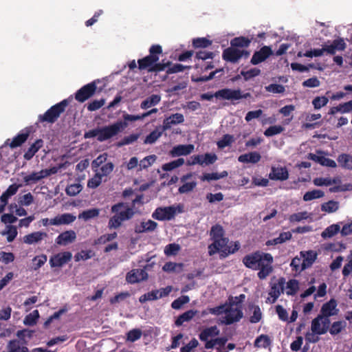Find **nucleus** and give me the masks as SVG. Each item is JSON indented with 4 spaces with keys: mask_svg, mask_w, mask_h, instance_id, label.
Instances as JSON below:
<instances>
[{
    "mask_svg": "<svg viewBox=\"0 0 352 352\" xmlns=\"http://www.w3.org/2000/svg\"><path fill=\"white\" fill-rule=\"evenodd\" d=\"M209 234L212 241L208 247L210 256L219 253L221 258H226L230 254H234L240 248L238 241L230 242L228 237L226 236L225 230L219 223L211 227Z\"/></svg>",
    "mask_w": 352,
    "mask_h": 352,
    "instance_id": "1",
    "label": "nucleus"
},
{
    "mask_svg": "<svg viewBox=\"0 0 352 352\" xmlns=\"http://www.w3.org/2000/svg\"><path fill=\"white\" fill-rule=\"evenodd\" d=\"M243 265L252 270H258L257 276L260 280L265 279L273 272L274 258L270 253L256 251L243 258Z\"/></svg>",
    "mask_w": 352,
    "mask_h": 352,
    "instance_id": "2",
    "label": "nucleus"
},
{
    "mask_svg": "<svg viewBox=\"0 0 352 352\" xmlns=\"http://www.w3.org/2000/svg\"><path fill=\"white\" fill-rule=\"evenodd\" d=\"M111 212L114 214L109 220L108 228L109 229L119 228L124 221L131 219L135 214L133 208L130 207L127 203L122 201L113 205Z\"/></svg>",
    "mask_w": 352,
    "mask_h": 352,
    "instance_id": "3",
    "label": "nucleus"
},
{
    "mask_svg": "<svg viewBox=\"0 0 352 352\" xmlns=\"http://www.w3.org/2000/svg\"><path fill=\"white\" fill-rule=\"evenodd\" d=\"M330 300L322 307L319 314L311 322V331L315 334H324L327 332L330 326Z\"/></svg>",
    "mask_w": 352,
    "mask_h": 352,
    "instance_id": "4",
    "label": "nucleus"
},
{
    "mask_svg": "<svg viewBox=\"0 0 352 352\" xmlns=\"http://www.w3.org/2000/svg\"><path fill=\"white\" fill-rule=\"evenodd\" d=\"M68 105L67 100L65 99L61 102L52 106L43 115H39L38 121L39 122L54 123L63 113Z\"/></svg>",
    "mask_w": 352,
    "mask_h": 352,
    "instance_id": "5",
    "label": "nucleus"
},
{
    "mask_svg": "<svg viewBox=\"0 0 352 352\" xmlns=\"http://www.w3.org/2000/svg\"><path fill=\"white\" fill-rule=\"evenodd\" d=\"M162 54V48L160 45H153L149 49V54L142 58L138 59V69H146L148 72L155 62L159 60V55Z\"/></svg>",
    "mask_w": 352,
    "mask_h": 352,
    "instance_id": "6",
    "label": "nucleus"
},
{
    "mask_svg": "<svg viewBox=\"0 0 352 352\" xmlns=\"http://www.w3.org/2000/svg\"><path fill=\"white\" fill-rule=\"evenodd\" d=\"M183 206L158 207L152 214V217L158 221H170L175 218L177 213L183 212Z\"/></svg>",
    "mask_w": 352,
    "mask_h": 352,
    "instance_id": "7",
    "label": "nucleus"
},
{
    "mask_svg": "<svg viewBox=\"0 0 352 352\" xmlns=\"http://www.w3.org/2000/svg\"><path fill=\"white\" fill-rule=\"evenodd\" d=\"M126 123L118 121L113 124L99 128L98 140L104 142L118 135L125 126Z\"/></svg>",
    "mask_w": 352,
    "mask_h": 352,
    "instance_id": "8",
    "label": "nucleus"
},
{
    "mask_svg": "<svg viewBox=\"0 0 352 352\" xmlns=\"http://www.w3.org/2000/svg\"><path fill=\"white\" fill-rule=\"evenodd\" d=\"M96 89V81L88 83L76 92L75 99L79 102H84L95 94Z\"/></svg>",
    "mask_w": 352,
    "mask_h": 352,
    "instance_id": "9",
    "label": "nucleus"
},
{
    "mask_svg": "<svg viewBox=\"0 0 352 352\" xmlns=\"http://www.w3.org/2000/svg\"><path fill=\"white\" fill-rule=\"evenodd\" d=\"M225 314L226 316L221 322L226 325H230L240 321L243 316L241 307L233 308L232 306L228 305L226 307Z\"/></svg>",
    "mask_w": 352,
    "mask_h": 352,
    "instance_id": "10",
    "label": "nucleus"
},
{
    "mask_svg": "<svg viewBox=\"0 0 352 352\" xmlns=\"http://www.w3.org/2000/svg\"><path fill=\"white\" fill-rule=\"evenodd\" d=\"M217 160L214 153H207L204 155H195L190 157V160H187L188 166L199 164L200 166L210 165L214 164Z\"/></svg>",
    "mask_w": 352,
    "mask_h": 352,
    "instance_id": "11",
    "label": "nucleus"
},
{
    "mask_svg": "<svg viewBox=\"0 0 352 352\" xmlns=\"http://www.w3.org/2000/svg\"><path fill=\"white\" fill-rule=\"evenodd\" d=\"M248 57L249 52L245 50H240L234 47H230L225 49L222 54V58L224 60L230 63H236L243 56Z\"/></svg>",
    "mask_w": 352,
    "mask_h": 352,
    "instance_id": "12",
    "label": "nucleus"
},
{
    "mask_svg": "<svg viewBox=\"0 0 352 352\" xmlns=\"http://www.w3.org/2000/svg\"><path fill=\"white\" fill-rule=\"evenodd\" d=\"M56 173L55 168L50 169H43L38 172H32L31 174L23 177V181L26 184H35L42 179L46 178Z\"/></svg>",
    "mask_w": 352,
    "mask_h": 352,
    "instance_id": "13",
    "label": "nucleus"
},
{
    "mask_svg": "<svg viewBox=\"0 0 352 352\" xmlns=\"http://www.w3.org/2000/svg\"><path fill=\"white\" fill-rule=\"evenodd\" d=\"M72 258V254L70 252H63L52 256L49 263L52 268L61 267L68 263Z\"/></svg>",
    "mask_w": 352,
    "mask_h": 352,
    "instance_id": "14",
    "label": "nucleus"
},
{
    "mask_svg": "<svg viewBox=\"0 0 352 352\" xmlns=\"http://www.w3.org/2000/svg\"><path fill=\"white\" fill-rule=\"evenodd\" d=\"M285 284V278L283 277H280L276 282L271 283L269 295L272 298V303L275 302L280 294L283 293Z\"/></svg>",
    "mask_w": 352,
    "mask_h": 352,
    "instance_id": "15",
    "label": "nucleus"
},
{
    "mask_svg": "<svg viewBox=\"0 0 352 352\" xmlns=\"http://www.w3.org/2000/svg\"><path fill=\"white\" fill-rule=\"evenodd\" d=\"M148 278V274L144 269H133L126 275V280L130 284H134Z\"/></svg>",
    "mask_w": 352,
    "mask_h": 352,
    "instance_id": "16",
    "label": "nucleus"
},
{
    "mask_svg": "<svg viewBox=\"0 0 352 352\" xmlns=\"http://www.w3.org/2000/svg\"><path fill=\"white\" fill-rule=\"evenodd\" d=\"M272 54V50L269 46H263L258 51L254 53L250 63L254 65H258L265 61Z\"/></svg>",
    "mask_w": 352,
    "mask_h": 352,
    "instance_id": "17",
    "label": "nucleus"
},
{
    "mask_svg": "<svg viewBox=\"0 0 352 352\" xmlns=\"http://www.w3.org/2000/svg\"><path fill=\"white\" fill-rule=\"evenodd\" d=\"M30 129L25 128L21 131V132L17 134V135L14 137L10 143H8L10 139H8L6 142V144H8L11 148L19 147L26 142L28 137L30 136Z\"/></svg>",
    "mask_w": 352,
    "mask_h": 352,
    "instance_id": "18",
    "label": "nucleus"
},
{
    "mask_svg": "<svg viewBox=\"0 0 352 352\" xmlns=\"http://www.w3.org/2000/svg\"><path fill=\"white\" fill-rule=\"evenodd\" d=\"M195 149L193 144H178L170 150L168 154L172 157H179L182 155H190Z\"/></svg>",
    "mask_w": 352,
    "mask_h": 352,
    "instance_id": "19",
    "label": "nucleus"
},
{
    "mask_svg": "<svg viewBox=\"0 0 352 352\" xmlns=\"http://www.w3.org/2000/svg\"><path fill=\"white\" fill-rule=\"evenodd\" d=\"M194 173H188L181 177V182L184 183L183 185L179 187L178 192L180 194L188 193L192 191L197 186V184L195 181L187 182L194 175Z\"/></svg>",
    "mask_w": 352,
    "mask_h": 352,
    "instance_id": "20",
    "label": "nucleus"
},
{
    "mask_svg": "<svg viewBox=\"0 0 352 352\" xmlns=\"http://www.w3.org/2000/svg\"><path fill=\"white\" fill-rule=\"evenodd\" d=\"M269 178L274 181H285L289 178V172L285 166H272Z\"/></svg>",
    "mask_w": 352,
    "mask_h": 352,
    "instance_id": "21",
    "label": "nucleus"
},
{
    "mask_svg": "<svg viewBox=\"0 0 352 352\" xmlns=\"http://www.w3.org/2000/svg\"><path fill=\"white\" fill-rule=\"evenodd\" d=\"M221 96H223V97L226 98L228 100H238L242 98L246 99L252 97L251 94L249 92L242 94L240 89H232L229 88L221 93Z\"/></svg>",
    "mask_w": 352,
    "mask_h": 352,
    "instance_id": "22",
    "label": "nucleus"
},
{
    "mask_svg": "<svg viewBox=\"0 0 352 352\" xmlns=\"http://www.w3.org/2000/svg\"><path fill=\"white\" fill-rule=\"evenodd\" d=\"M184 122V117L183 114L180 113L171 114L164 120L162 126L163 131H167L171 128L172 125L182 124Z\"/></svg>",
    "mask_w": 352,
    "mask_h": 352,
    "instance_id": "23",
    "label": "nucleus"
},
{
    "mask_svg": "<svg viewBox=\"0 0 352 352\" xmlns=\"http://www.w3.org/2000/svg\"><path fill=\"white\" fill-rule=\"evenodd\" d=\"M28 342H23L16 339L11 340L8 342L6 349L8 352H30L27 346Z\"/></svg>",
    "mask_w": 352,
    "mask_h": 352,
    "instance_id": "24",
    "label": "nucleus"
},
{
    "mask_svg": "<svg viewBox=\"0 0 352 352\" xmlns=\"http://www.w3.org/2000/svg\"><path fill=\"white\" fill-rule=\"evenodd\" d=\"M76 238V234L74 230H67L60 233L55 241L59 245H67L74 242Z\"/></svg>",
    "mask_w": 352,
    "mask_h": 352,
    "instance_id": "25",
    "label": "nucleus"
},
{
    "mask_svg": "<svg viewBox=\"0 0 352 352\" xmlns=\"http://www.w3.org/2000/svg\"><path fill=\"white\" fill-rule=\"evenodd\" d=\"M300 254L302 260V269H307L310 267L317 258V254L314 250L301 251Z\"/></svg>",
    "mask_w": 352,
    "mask_h": 352,
    "instance_id": "26",
    "label": "nucleus"
},
{
    "mask_svg": "<svg viewBox=\"0 0 352 352\" xmlns=\"http://www.w3.org/2000/svg\"><path fill=\"white\" fill-rule=\"evenodd\" d=\"M47 236V234L45 232H34L28 234L23 237V242L26 244H34L40 242L41 240Z\"/></svg>",
    "mask_w": 352,
    "mask_h": 352,
    "instance_id": "27",
    "label": "nucleus"
},
{
    "mask_svg": "<svg viewBox=\"0 0 352 352\" xmlns=\"http://www.w3.org/2000/svg\"><path fill=\"white\" fill-rule=\"evenodd\" d=\"M76 217L69 213H65L58 215L51 219V223L53 226L66 225L74 221Z\"/></svg>",
    "mask_w": 352,
    "mask_h": 352,
    "instance_id": "28",
    "label": "nucleus"
},
{
    "mask_svg": "<svg viewBox=\"0 0 352 352\" xmlns=\"http://www.w3.org/2000/svg\"><path fill=\"white\" fill-rule=\"evenodd\" d=\"M43 140L41 139L36 140L28 148L26 152L23 155V157L25 160H30L34 155L43 146Z\"/></svg>",
    "mask_w": 352,
    "mask_h": 352,
    "instance_id": "29",
    "label": "nucleus"
},
{
    "mask_svg": "<svg viewBox=\"0 0 352 352\" xmlns=\"http://www.w3.org/2000/svg\"><path fill=\"white\" fill-rule=\"evenodd\" d=\"M157 226V223L152 220H148L147 221L142 222L140 225H136L135 227V232L138 234L153 232Z\"/></svg>",
    "mask_w": 352,
    "mask_h": 352,
    "instance_id": "30",
    "label": "nucleus"
},
{
    "mask_svg": "<svg viewBox=\"0 0 352 352\" xmlns=\"http://www.w3.org/2000/svg\"><path fill=\"white\" fill-rule=\"evenodd\" d=\"M261 156L258 152H250L241 155L238 157V161L241 163H258L261 160Z\"/></svg>",
    "mask_w": 352,
    "mask_h": 352,
    "instance_id": "31",
    "label": "nucleus"
},
{
    "mask_svg": "<svg viewBox=\"0 0 352 352\" xmlns=\"http://www.w3.org/2000/svg\"><path fill=\"white\" fill-rule=\"evenodd\" d=\"M198 311L197 310H188L179 315L175 322L176 326L179 327L185 322H189L193 318Z\"/></svg>",
    "mask_w": 352,
    "mask_h": 352,
    "instance_id": "32",
    "label": "nucleus"
},
{
    "mask_svg": "<svg viewBox=\"0 0 352 352\" xmlns=\"http://www.w3.org/2000/svg\"><path fill=\"white\" fill-rule=\"evenodd\" d=\"M161 100V97L157 94H153L146 98L140 104V108L142 109H148L153 106L157 105Z\"/></svg>",
    "mask_w": 352,
    "mask_h": 352,
    "instance_id": "33",
    "label": "nucleus"
},
{
    "mask_svg": "<svg viewBox=\"0 0 352 352\" xmlns=\"http://www.w3.org/2000/svg\"><path fill=\"white\" fill-rule=\"evenodd\" d=\"M219 334V330L217 326H212L204 329L199 335V338L201 341H207L209 337L216 336Z\"/></svg>",
    "mask_w": 352,
    "mask_h": 352,
    "instance_id": "34",
    "label": "nucleus"
},
{
    "mask_svg": "<svg viewBox=\"0 0 352 352\" xmlns=\"http://www.w3.org/2000/svg\"><path fill=\"white\" fill-rule=\"evenodd\" d=\"M292 233L290 232H281L279 236L272 240H269L266 242L267 245H274L277 244L283 243L287 241L292 239Z\"/></svg>",
    "mask_w": 352,
    "mask_h": 352,
    "instance_id": "35",
    "label": "nucleus"
},
{
    "mask_svg": "<svg viewBox=\"0 0 352 352\" xmlns=\"http://www.w3.org/2000/svg\"><path fill=\"white\" fill-rule=\"evenodd\" d=\"M228 175V173L226 170H223L220 173H204L201 177L200 179L202 182L205 181H212V180H218L224 177H226Z\"/></svg>",
    "mask_w": 352,
    "mask_h": 352,
    "instance_id": "36",
    "label": "nucleus"
},
{
    "mask_svg": "<svg viewBox=\"0 0 352 352\" xmlns=\"http://www.w3.org/2000/svg\"><path fill=\"white\" fill-rule=\"evenodd\" d=\"M352 111V100L341 103L336 107H331V115H333L338 112L341 113H349Z\"/></svg>",
    "mask_w": 352,
    "mask_h": 352,
    "instance_id": "37",
    "label": "nucleus"
},
{
    "mask_svg": "<svg viewBox=\"0 0 352 352\" xmlns=\"http://www.w3.org/2000/svg\"><path fill=\"white\" fill-rule=\"evenodd\" d=\"M212 41L206 37H198L192 39V45L195 49L206 48L211 45Z\"/></svg>",
    "mask_w": 352,
    "mask_h": 352,
    "instance_id": "38",
    "label": "nucleus"
},
{
    "mask_svg": "<svg viewBox=\"0 0 352 352\" xmlns=\"http://www.w3.org/2000/svg\"><path fill=\"white\" fill-rule=\"evenodd\" d=\"M271 340L267 335L262 334L258 336L254 341V346L266 349L271 345Z\"/></svg>",
    "mask_w": 352,
    "mask_h": 352,
    "instance_id": "39",
    "label": "nucleus"
},
{
    "mask_svg": "<svg viewBox=\"0 0 352 352\" xmlns=\"http://www.w3.org/2000/svg\"><path fill=\"white\" fill-rule=\"evenodd\" d=\"M251 43V40L244 36L235 37L230 41V45L234 47H248Z\"/></svg>",
    "mask_w": 352,
    "mask_h": 352,
    "instance_id": "40",
    "label": "nucleus"
},
{
    "mask_svg": "<svg viewBox=\"0 0 352 352\" xmlns=\"http://www.w3.org/2000/svg\"><path fill=\"white\" fill-rule=\"evenodd\" d=\"M308 158L322 166H330V159L323 156L321 152H318V154L309 153Z\"/></svg>",
    "mask_w": 352,
    "mask_h": 352,
    "instance_id": "41",
    "label": "nucleus"
},
{
    "mask_svg": "<svg viewBox=\"0 0 352 352\" xmlns=\"http://www.w3.org/2000/svg\"><path fill=\"white\" fill-rule=\"evenodd\" d=\"M184 163L185 161L183 158H178L168 163L164 164L162 166V168L164 171H171L182 166Z\"/></svg>",
    "mask_w": 352,
    "mask_h": 352,
    "instance_id": "42",
    "label": "nucleus"
},
{
    "mask_svg": "<svg viewBox=\"0 0 352 352\" xmlns=\"http://www.w3.org/2000/svg\"><path fill=\"white\" fill-rule=\"evenodd\" d=\"M338 162L342 167L352 169V156L348 154H341L338 158Z\"/></svg>",
    "mask_w": 352,
    "mask_h": 352,
    "instance_id": "43",
    "label": "nucleus"
},
{
    "mask_svg": "<svg viewBox=\"0 0 352 352\" xmlns=\"http://www.w3.org/2000/svg\"><path fill=\"white\" fill-rule=\"evenodd\" d=\"M299 289V283L296 279H291L287 283L286 294L288 296H294Z\"/></svg>",
    "mask_w": 352,
    "mask_h": 352,
    "instance_id": "44",
    "label": "nucleus"
},
{
    "mask_svg": "<svg viewBox=\"0 0 352 352\" xmlns=\"http://www.w3.org/2000/svg\"><path fill=\"white\" fill-rule=\"evenodd\" d=\"M346 43L342 38L333 40L331 42V55H333L336 51H342L346 48Z\"/></svg>",
    "mask_w": 352,
    "mask_h": 352,
    "instance_id": "45",
    "label": "nucleus"
},
{
    "mask_svg": "<svg viewBox=\"0 0 352 352\" xmlns=\"http://www.w3.org/2000/svg\"><path fill=\"white\" fill-rule=\"evenodd\" d=\"M234 142V136L230 134H225L222 138L219 140L217 145L219 148H224L226 146H230Z\"/></svg>",
    "mask_w": 352,
    "mask_h": 352,
    "instance_id": "46",
    "label": "nucleus"
},
{
    "mask_svg": "<svg viewBox=\"0 0 352 352\" xmlns=\"http://www.w3.org/2000/svg\"><path fill=\"white\" fill-rule=\"evenodd\" d=\"M290 266L292 267V271L295 272L296 274H300L301 272L305 270V269L302 268V260L301 256L298 257L296 256L294 257L290 263Z\"/></svg>",
    "mask_w": 352,
    "mask_h": 352,
    "instance_id": "47",
    "label": "nucleus"
},
{
    "mask_svg": "<svg viewBox=\"0 0 352 352\" xmlns=\"http://www.w3.org/2000/svg\"><path fill=\"white\" fill-rule=\"evenodd\" d=\"M324 192L320 190H313L307 192L303 196V200L305 201H311L315 199L320 198L324 196Z\"/></svg>",
    "mask_w": 352,
    "mask_h": 352,
    "instance_id": "48",
    "label": "nucleus"
},
{
    "mask_svg": "<svg viewBox=\"0 0 352 352\" xmlns=\"http://www.w3.org/2000/svg\"><path fill=\"white\" fill-rule=\"evenodd\" d=\"M142 335V332L140 329H133L127 332L126 340L134 342L139 340Z\"/></svg>",
    "mask_w": 352,
    "mask_h": 352,
    "instance_id": "49",
    "label": "nucleus"
},
{
    "mask_svg": "<svg viewBox=\"0 0 352 352\" xmlns=\"http://www.w3.org/2000/svg\"><path fill=\"white\" fill-rule=\"evenodd\" d=\"M338 182H340V180L338 179L334 178L331 179V192H341L350 190V184L337 185Z\"/></svg>",
    "mask_w": 352,
    "mask_h": 352,
    "instance_id": "50",
    "label": "nucleus"
},
{
    "mask_svg": "<svg viewBox=\"0 0 352 352\" xmlns=\"http://www.w3.org/2000/svg\"><path fill=\"white\" fill-rule=\"evenodd\" d=\"M156 159L157 157L155 155H151L145 157L140 162V170L148 168L155 162Z\"/></svg>",
    "mask_w": 352,
    "mask_h": 352,
    "instance_id": "51",
    "label": "nucleus"
},
{
    "mask_svg": "<svg viewBox=\"0 0 352 352\" xmlns=\"http://www.w3.org/2000/svg\"><path fill=\"white\" fill-rule=\"evenodd\" d=\"M163 130L160 131L157 129L153 130L148 135H146L144 143L145 144H153L157 140L161 137L163 133Z\"/></svg>",
    "mask_w": 352,
    "mask_h": 352,
    "instance_id": "52",
    "label": "nucleus"
},
{
    "mask_svg": "<svg viewBox=\"0 0 352 352\" xmlns=\"http://www.w3.org/2000/svg\"><path fill=\"white\" fill-rule=\"evenodd\" d=\"M284 131V127L280 125H274L267 128L264 131V135L266 137H272L275 135L280 134Z\"/></svg>",
    "mask_w": 352,
    "mask_h": 352,
    "instance_id": "53",
    "label": "nucleus"
},
{
    "mask_svg": "<svg viewBox=\"0 0 352 352\" xmlns=\"http://www.w3.org/2000/svg\"><path fill=\"white\" fill-rule=\"evenodd\" d=\"M346 322L344 320L334 322L331 324V335H336L345 329Z\"/></svg>",
    "mask_w": 352,
    "mask_h": 352,
    "instance_id": "54",
    "label": "nucleus"
},
{
    "mask_svg": "<svg viewBox=\"0 0 352 352\" xmlns=\"http://www.w3.org/2000/svg\"><path fill=\"white\" fill-rule=\"evenodd\" d=\"M100 210L98 208H91L83 211L79 214V218H82L85 220H88L99 215Z\"/></svg>",
    "mask_w": 352,
    "mask_h": 352,
    "instance_id": "55",
    "label": "nucleus"
},
{
    "mask_svg": "<svg viewBox=\"0 0 352 352\" xmlns=\"http://www.w3.org/2000/svg\"><path fill=\"white\" fill-rule=\"evenodd\" d=\"M190 66H185L180 63H176L173 65L172 66H168V68L166 70L167 74H176L179 72H184L186 69H190Z\"/></svg>",
    "mask_w": 352,
    "mask_h": 352,
    "instance_id": "56",
    "label": "nucleus"
},
{
    "mask_svg": "<svg viewBox=\"0 0 352 352\" xmlns=\"http://www.w3.org/2000/svg\"><path fill=\"white\" fill-rule=\"evenodd\" d=\"M8 230L7 231H3L1 232L2 235L8 234L7 236V241L8 242H12L14 240L16 236H17V230L16 228L14 226H7Z\"/></svg>",
    "mask_w": 352,
    "mask_h": 352,
    "instance_id": "57",
    "label": "nucleus"
},
{
    "mask_svg": "<svg viewBox=\"0 0 352 352\" xmlns=\"http://www.w3.org/2000/svg\"><path fill=\"white\" fill-rule=\"evenodd\" d=\"M260 74L261 70L257 68H252L248 71L242 70L241 72V75L243 77L245 81H248L250 79L258 76Z\"/></svg>",
    "mask_w": 352,
    "mask_h": 352,
    "instance_id": "58",
    "label": "nucleus"
},
{
    "mask_svg": "<svg viewBox=\"0 0 352 352\" xmlns=\"http://www.w3.org/2000/svg\"><path fill=\"white\" fill-rule=\"evenodd\" d=\"M105 104V99L94 100L87 104V108L89 111H94L100 109Z\"/></svg>",
    "mask_w": 352,
    "mask_h": 352,
    "instance_id": "59",
    "label": "nucleus"
},
{
    "mask_svg": "<svg viewBox=\"0 0 352 352\" xmlns=\"http://www.w3.org/2000/svg\"><path fill=\"white\" fill-rule=\"evenodd\" d=\"M47 260V257L44 254L34 257L32 259V261L34 262V270H38L46 263Z\"/></svg>",
    "mask_w": 352,
    "mask_h": 352,
    "instance_id": "60",
    "label": "nucleus"
},
{
    "mask_svg": "<svg viewBox=\"0 0 352 352\" xmlns=\"http://www.w3.org/2000/svg\"><path fill=\"white\" fill-rule=\"evenodd\" d=\"M82 189V186L80 184H73L66 188L65 192L69 196H76Z\"/></svg>",
    "mask_w": 352,
    "mask_h": 352,
    "instance_id": "61",
    "label": "nucleus"
},
{
    "mask_svg": "<svg viewBox=\"0 0 352 352\" xmlns=\"http://www.w3.org/2000/svg\"><path fill=\"white\" fill-rule=\"evenodd\" d=\"M118 236L117 232H114L111 234H105L100 236L97 240L95 241V244H104L107 242L111 241L115 239Z\"/></svg>",
    "mask_w": 352,
    "mask_h": 352,
    "instance_id": "62",
    "label": "nucleus"
},
{
    "mask_svg": "<svg viewBox=\"0 0 352 352\" xmlns=\"http://www.w3.org/2000/svg\"><path fill=\"white\" fill-rule=\"evenodd\" d=\"M180 246L177 243H170L165 247L164 253L167 256H175L180 250Z\"/></svg>",
    "mask_w": 352,
    "mask_h": 352,
    "instance_id": "63",
    "label": "nucleus"
},
{
    "mask_svg": "<svg viewBox=\"0 0 352 352\" xmlns=\"http://www.w3.org/2000/svg\"><path fill=\"white\" fill-rule=\"evenodd\" d=\"M190 298L188 296H182L181 297L175 299L171 304V307L174 309H180L182 305L189 302Z\"/></svg>",
    "mask_w": 352,
    "mask_h": 352,
    "instance_id": "64",
    "label": "nucleus"
}]
</instances>
